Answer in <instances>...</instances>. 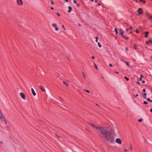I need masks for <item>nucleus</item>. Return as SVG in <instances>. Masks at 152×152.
I'll use <instances>...</instances> for the list:
<instances>
[{"label": "nucleus", "instance_id": "f257e3e1", "mask_svg": "<svg viewBox=\"0 0 152 152\" xmlns=\"http://www.w3.org/2000/svg\"><path fill=\"white\" fill-rule=\"evenodd\" d=\"M89 124L97 130L100 137L105 142L108 144L114 142V138L113 135L110 133V129L109 126H96L91 123Z\"/></svg>", "mask_w": 152, "mask_h": 152}, {"label": "nucleus", "instance_id": "f03ea898", "mask_svg": "<svg viewBox=\"0 0 152 152\" xmlns=\"http://www.w3.org/2000/svg\"><path fill=\"white\" fill-rule=\"evenodd\" d=\"M119 34L122 37L124 38H127L126 35L125 34L124 32H123L122 29L120 28L119 30Z\"/></svg>", "mask_w": 152, "mask_h": 152}, {"label": "nucleus", "instance_id": "7ed1b4c3", "mask_svg": "<svg viewBox=\"0 0 152 152\" xmlns=\"http://www.w3.org/2000/svg\"><path fill=\"white\" fill-rule=\"evenodd\" d=\"M146 15L150 21L152 22V15L149 14L148 12L146 13Z\"/></svg>", "mask_w": 152, "mask_h": 152}, {"label": "nucleus", "instance_id": "20e7f679", "mask_svg": "<svg viewBox=\"0 0 152 152\" xmlns=\"http://www.w3.org/2000/svg\"><path fill=\"white\" fill-rule=\"evenodd\" d=\"M17 2L18 5L22 6L23 4V2L22 0H17Z\"/></svg>", "mask_w": 152, "mask_h": 152}, {"label": "nucleus", "instance_id": "39448f33", "mask_svg": "<svg viewBox=\"0 0 152 152\" xmlns=\"http://www.w3.org/2000/svg\"><path fill=\"white\" fill-rule=\"evenodd\" d=\"M139 15L142 14L143 13V11L141 8H139L137 10Z\"/></svg>", "mask_w": 152, "mask_h": 152}, {"label": "nucleus", "instance_id": "423d86ee", "mask_svg": "<svg viewBox=\"0 0 152 152\" xmlns=\"http://www.w3.org/2000/svg\"><path fill=\"white\" fill-rule=\"evenodd\" d=\"M116 143L121 145L122 143V141L120 138H117L116 140Z\"/></svg>", "mask_w": 152, "mask_h": 152}, {"label": "nucleus", "instance_id": "0eeeda50", "mask_svg": "<svg viewBox=\"0 0 152 152\" xmlns=\"http://www.w3.org/2000/svg\"><path fill=\"white\" fill-rule=\"evenodd\" d=\"M52 26L53 27L55 28V30L56 31H58V28H57L56 25L55 23H53L52 24Z\"/></svg>", "mask_w": 152, "mask_h": 152}, {"label": "nucleus", "instance_id": "6e6552de", "mask_svg": "<svg viewBox=\"0 0 152 152\" xmlns=\"http://www.w3.org/2000/svg\"><path fill=\"white\" fill-rule=\"evenodd\" d=\"M20 96L24 100L26 99V98L24 94L23 93H21L20 94Z\"/></svg>", "mask_w": 152, "mask_h": 152}, {"label": "nucleus", "instance_id": "1a4fd4ad", "mask_svg": "<svg viewBox=\"0 0 152 152\" xmlns=\"http://www.w3.org/2000/svg\"><path fill=\"white\" fill-rule=\"evenodd\" d=\"M0 118L2 120V121H5V123L6 124L7 122V121L5 119L3 115H1V116H0Z\"/></svg>", "mask_w": 152, "mask_h": 152}, {"label": "nucleus", "instance_id": "9d476101", "mask_svg": "<svg viewBox=\"0 0 152 152\" xmlns=\"http://www.w3.org/2000/svg\"><path fill=\"white\" fill-rule=\"evenodd\" d=\"M144 34L145 37H148V35L149 34V33L148 32L146 31L145 32Z\"/></svg>", "mask_w": 152, "mask_h": 152}, {"label": "nucleus", "instance_id": "9b49d317", "mask_svg": "<svg viewBox=\"0 0 152 152\" xmlns=\"http://www.w3.org/2000/svg\"><path fill=\"white\" fill-rule=\"evenodd\" d=\"M149 43H151V44L152 45V41L151 40H150L149 41H147L146 42V44L148 45Z\"/></svg>", "mask_w": 152, "mask_h": 152}, {"label": "nucleus", "instance_id": "f8f14e48", "mask_svg": "<svg viewBox=\"0 0 152 152\" xmlns=\"http://www.w3.org/2000/svg\"><path fill=\"white\" fill-rule=\"evenodd\" d=\"M39 87L40 89L42 92H44L45 91V89L43 88V87L42 86H39Z\"/></svg>", "mask_w": 152, "mask_h": 152}, {"label": "nucleus", "instance_id": "ddd939ff", "mask_svg": "<svg viewBox=\"0 0 152 152\" xmlns=\"http://www.w3.org/2000/svg\"><path fill=\"white\" fill-rule=\"evenodd\" d=\"M68 8L69 9V10L68 11V12L70 13L71 12L72 9V8L70 6L68 7Z\"/></svg>", "mask_w": 152, "mask_h": 152}, {"label": "nucleus", "instance_id": "4468645a", "mask_svg": "<svg viewBox=\"0 0 152 152\" xmlns=\"http://www.w3.org/2000/svg\"><path fill=\"white\" fill-rule=\"evenodd\" d=\"M31 91L32 92V93L34 96H35L36 95V93L35 92V91H34V90L33 89V88H31Z\"/></svg>", "mask_w": 152, "mask_h": 152}, {"label": "nucleus", "instance_id": "2eb2a0df", "mask_svg": "<svg viewBox=\"0 0 152 152\" xmlns=\"http://www.w3.org/2000/svg\"><path fill=\"white\" fill-rule=\"evenodd\" d=\"M142 95H143V97L145 99H146V96L147 95V94L146 93H145L142 94Z\"/></svg>", "mask_w": 152, "mask_h": 152}, {"label": "nucleus", "instance_id": "dca6fc26", "mask_svg": "<svg viewBox=\"0 0 152 152\" xmlns=\"http://www.w3.org/2000/svg\"><path fill=\"white\" fill-rule=\"evenodd\" d=\"M114 30H115V32L116 34H118V30H117V29L116 28H115L114 29Z\"/></svg>", "mask_w": 152, "mask_h": 152}, {"label": "nucleus", "instance_id": "f3484780", "mask_svg": "<svg viewBox=\"0 0 152 152\" xmlns=\"http://www.w3.org/2000/svg\"><path fill=\"white\" fill-rule=\"evenodd\" d=\"M123 62L125 63H126V64L128 66V67H129V64L126 61H122Z\"/></svg>", "mask_w": 152, "mask_h": 152}, {"label": "nucleus", "instance_id": "a211bd4d", "mask_svg": "<svg viewBox=\"0 0 152 152\" xmlns=\"http://www.w3.org/2000/svg\"><path fill=\"white\" fill-rule=\"evenodd\" d=\"M147 100L148 101H149L151 102H152V100H150V98H148L147 99Z\"/></svg>", "mask_w": 152, "mask_h": 152}, {"label": "nucleus", "instance_id": "6ab92c4d", "mask_svg": "<svg viewBox=\"0 0 152 152\" xmlns=\"http://www.w3.org/2000/svg\"><path fill=\"white\" fill-rule=\"evenodd\" d=\"M124 78L126 79V80L127 81H128L129 80V79L128 78L126 77L125 76V77H124Z\"/></svg>", "mask_w": 152, "mask_h": 152}, {"label": "nucleus", "instance_id": "aec40b11", "mask_svg": "<svg viewBox=\"0 0 152 152\" xmlns=\"http://www.w3.org/2000/svg\"><path fill=\"white\" fill-rule=\"evenodd\" d=\"M98 46L100 48L101 47V45H100V43L99 42H98Z\"/></svg>", "mask_w": 152, "mask_h": 152}, {"label": "nucleus", "instance_id": "412c9836", "mask_svg": "<svg viewBox=\"0 0 152 152\" xmlns=\"http://www.w3.org/2000/svg\"><path fill=\"white\" fill-rule=\"evenodd\" d=\"M134 96L135 98H136L138 96V94H137L136 95H135L134 94Z\"/></svg>", "mask_w": 152, "mask_h": 152}, {"label": "nucleus", "instance_id": "4be33fe9", "mask_svg": "<svg viewBox=\"0 0 152 152\" xmlns=\"http://www.w3.org/2000/svg\"><path fill=\"white\" fill-rule=\"evenodd\" d=\"M134 47L135 49H137V46L136 45H134Z\"/></svg>", "mask_w": 152, "mask_h": 152}, {"label": "nucleus", "instance_id": "5701e85b", "mask_svg": "<svg viewBox=\"0 0 152 152\" xmlns=\"http://www.w3.org/2000/svg\"><path fill=\"white\" fill-rule=\"evenodd\" d=\"M139 30H136V31H135V32H136V33H137V34H138V33H139Z\"/></svg>", "mask_w": 152, "mask_h": 152}, {"label": "nucleus", "instance_id": "b1692460", "mask_svg": "<svg viewBox=\"0 0 152 152\" xmlns=\"http://www.w3.org/2000/svg\"><path fill=\"white\" fill-rule=\"evenodd\" d=\"M143 103L144 104H148V102L146 101L144 102Z\"/></svg>", "mask_w": 152, "mask_h": 152}, {"label": "nucleus", "instance_id": "393cba45", "mask_svg": "<svg viewBox=\"0 0 152 152\" xmlns=\"http://www.w3.org/2000/svg\"><path fill=\"white\" fill-rule=\"evenodd\" d=\"M142 119H139L138 120V121L140 122H141V121H142Z\"/></svg>", "mask_w": 152, "mask_h": 152}, {"label": "nucleus", "instance_id": "a878e982", "mask_svg": "<svg viewBox=\"0 0 152 152\" xmlns=\"http://www.w3.org/2000/svg\"><path fill=\"white\" fill-rule=\"evenodd\" d=\"M94 65H95L96 69H98V68H97V66L95 64H94Z\"/></svg>", "mask_w": 152, "mask_h": 152}, {"label": "nucleus", "instance_id": "bb28decb", "mask_svg": "<svg viewBox=\"0 0 152 152\" xmlns=\"http://www.w3.org/2000/svg\"><path fill=\"white\" fill-rule=\"evenodd\" d=\"M74 3L75 4H76L77 3V1L75 0H74Z\"/></svg>", "mask_w": 152, "mask_h": 152}, {"label": "nucleus", "instance_id": "cd10ccee", "mask_svg": "<svg viewBox=\"0 0 152 152\" xmlns=\"http://www.w3.org/2000/svg\"><path fill=\"white\" fill-rule=\"evenodd\" d=\"M109 66L111 67H112L113 66V65L112 64H109Z\"/></svg>", "mask_w": 152, "mask_h": 152}, {"label": "nucleus", "instance_id": "c85d7f7f", "mask_svg": "<svg viewBox=\"0 0 152 152\" xmlns=\"http://www.w3.org/2000/svg\"><path fill=\"white\" fill-rule=\"evenodd\" d=\"M62 28H63V29H64V30H66V29H65V28H64V25H63L62 26Z\"/></svg>", "mask_w": 152, "mask_h": 152}, {"label": "nucleus", "instance_id": "c756f323", "mask_svg": "<svg viewBox=\"0 0 152 152\" xmlns=\"http://www.w3.org/2000/svg\"><path fill=\"white\" fill-rule=\"evenodd\" d=\"M142 91L143 92H145L146 91L145 89H143Z\"/></svg>", "mask_w": 152, "mask_h": 152}, {"label": "nucleus", "instance_id": "7c9ffc66", "mask_svg": "<svg viewBox=\"0 0 152 152\" xmlns=\"http://www.w3.org/2000/svg\"><path fill=\"white\" fill-rule=\"evenodd\" d=\"M136 83L137 84H138L139 85H140V83L139 82H136Z\"/></svg>", "mask_w": 152, "mask_h": 152}, {"label": "nucleus", "instance_id": "2f4dec72", "mask_svg": "<svg viewBox=\"0 0 152 152\" xmlns=\"http://www.w3.org/2000/svg\"><path fill=\"white\" fill-rule=\"evenodd\" d=\"M145 0H143V1H142V2H143V4H145Z\"/></svg>", "mask_w": 152, "mask_h": 152}, {"label": "nucleus", "instance_id": "473e14b6", "mask_svg": "<svg viewBox=\"0 0 152 152\" xmlns=\"http://www.w3.org/2000/svg\"><path fill=\"white\" fill-rule=\"evenodd\" d=\"M85 91H86L87 92H88V93H89V91L88 90H85Z\"/></svg>", "mask_w": 152, "mask_h": 152}, {"label": "nucleus", "instance_id": "72a5a7b5", "mask_svg": "<svg viewBox=\"0 0 152 152\" xmlns=\"http://www.w3.org/2000/svg\"><path fill=\"white\" fill-rule=\"evenodd\" d=\"M140 77H141V78H142L143 77V76L142 75H141L140 76Z\"/></svg>", "mask_w": 152, "mask_h": 152}, {"label": "nucleus", "instance_id": "f704fd0d", "mask_svg": "<svg viewBox=\"0 0 152 152\" xmlns=\"http://www.w3.org/2000/svg\"><path fill=\"white\" fill-rule=\"evenodd\" d=\"M139 80L140 81H142V78L141 77L139 78Z\"/></svg>", "mask_w": 152, "mask_h": 152}, {"label": "nucleus", "instance_id": "c9c22d12", "mask_svg": "<svg viewBox=\"0 0 152 152\" xmlns=\"http://www.w3.org/2000/svg\"><path fill=\"white\" fill-rule=\"evenodd\" d=\"M142 83H145V80H142Z\"/></svg>", "mask_w": 152, "mask_h": 152}, {"label": "nucleus", "instance_id": "e433bc0d", "mask_svg": "<svg viewBox=\"0 0 152 152\" xmlns=\"http://www.w3.org/2000/svg\"><path fill=\"white\" fill-rule=\"evenodd\" d=\"M94 58H95L94 56H92V59H94Z\"/></svg>", "mask_w": 152, "mask_h": 152}, {"label": "nucleus", "instance_id": "4c0bfd02", "mask_svg": "<svg viewBox=\"0 0 152 152\" xmlns=\"http://www.w3.org/2000/svg\"><path fill=\"white\" fill-rule=\"evenodd\" d=\"M51 4H54V2L53 1H51Z\"/></svg>", "mask_w": 152, "mask_h": 152}, {"label": "nucleus", "instance_id": "58836bf2", "mask_svg": "<svg viewBox=\"0 0 152 152\" xmlns=\"http://www.w3.org/2000/svg\"><path fill=\"white\" fill-rule=\"evenodd\" d=\"M79 4H77V7H79Z\"/></svg>", "mask_w": 152, "mask_h": 152}, {"label": "nucleus", "instance_id": "ea45409f", "mask_svg": "<svg viewBox=\"0 0 152 152\" xmlns=\"http://www.w3.org/2000/svg\"><path fill=\"white\" fill-rule=\"evenodd\" d=\"M64 84H66V85H67V86H68V85L67 83H66L64 82Z\"/></svg>", "mask_w": 152, "mask_h": 152}, {"label": "nucleus", "instance_id": "a19ab883", "mask_svg": "<svg viewBox=\"0 0 152 152\" xmlns=\"http://www.w3.org/2000/svg\"><path fill=\"white\" fill-rule=\"evenodd\" d=\"M132 29H133V28L132 27H130V29L131 30H132Z\"/></svg>", "mask_w": 152, "mask_h": 152}, {"label": "nucleus", "instance_id": "79ce46f5", "mask_svg": "<svg viewBox=\"0 0 152 152\" xmlns=\"http://www.w3.org/2000/svg\"><path fill=\"white\" fill-rule=\"evenodd\" d=\"M98 39H96V41H96V42H97V41H98Z\"/></svg>", "mask_w": 152, "mask_h": 152}, {"label": "nucleus", "instance_id": "37998d69", "mask_svg": "<svg viewBox=\"0 0 152 152\" xmlns=\"http://www.w3.org/2000/svg\"><path fill=\"white\" fill-rule=\"evenodd\" d=\"M51 9H52V10H54V8H53V7H51Z\"/></svg>", "mask_w": 152, "mask_h": 152}, {"label": "nucleus", "instance_id": "c03bdc74", "mask_svg": "<svg viewBox=\"0 0 152 152\" xmlns=\"http://www.w3.org/2000/svg\"><path fill=\"white\" fill-rule=\"evenodd\" d=\"M66 2H68V0H64Z\"/></svg>", "mask_w": 152, "mask_h": 152}, {"label": "nucleus", "instance_id": "a18cd8bd", "mask_svg": "<svg viewBox=\"0 0 152 152\" xmlns=\"http://www.w3.org/2000/svg\"><path fill=\"white\" fill-rule=\"evenodd\" d=\"M57 14L59 16H60V15L58 13H57Z\"/></svg>", "mask_w": 152, "mask_h": 152}, {"label": "nucleus", "instance_id": "49530a36", "mask_svg": "<svg viewBox=\"0 0 152 152\" xmlns=\"http://www.w3.org/2000/svg\"><path fill=\"white\" fill-rule=\"evenodd\" d=\"M83 77H84V78H86V76H85V75L84 74H83Z\"/></svg>", "mask_w": 152, "mask_h": 152}, {"label": "nucleus", "instance_id": "de8ad7c7", "mask_svg": "<svg viewBox=\"0 0 152 152\" xmlns=\"http://www.w3.org/2000/svg\"><path fill=\"white\" fill-rule=\"evenodd\" d=\"M150 111L151 112H152V109H150Z\"/></svg>", "mask_w": 152, "mask_h": 152}, {"label": "nucleus", "instance_id": "09e8293b", "mask_svg": "<svg viewBox=\"0 0 152 152\" xmlns=\"http://www.w3.org/2000/svg\"><path fill=\"white\" fill-rule=\"evenodd\" d=\"M115 73H116L117 74H118L119 73V72H115Z\"/></svg>", "mask_w": 152, "mask_h": 152}, {"label": "nucleus", "instance_id": "8fccbe9b", "mask_svg": "<svg viewBox=\"0 0 152 152\" xmlns=\"http://www.w3.org/2000/svg\"><path fill=\"white\" fill-rule=\"evenodd\" d=\"M133 30L135 32L136 30H135V29H133Z\"/></svg>", "mask_w": 152, "mask_h": 152}, {"label": "nucleus", "instance_id": "3c124183", "mask_svg": "<svg viewBox=\"0 0 152 152\" xmlns=\"http://www.w3.org/2000/svg\"><path fill=\"white\" fill-rule=\"evenodd\" d=\"M95 2L96 3L97 2V0H95Z\"/></svg>", "mask_w": 152, "mask_h": 152}, {"label": "nucleus", "instance_id": "603ef678", "mask_svg": "<svg viewBox=\"0 0 152 152\" xmlns=\"http://www.w3.org/2000/svg\"><path fill=\"white\" fill-rule=\"evenodd\" d=\"M98 5H99V6H100V5H101V4H100V3H99V4H98Z\"/></svg>", "mask_w": 152, "mask_h": 152}, {"label": "nucleus", "instance_id": "864d4df0", "mask_svg": "<svg viewBox=\"0 0 152 152\" xmlns=\"http://www.w3.org/2000/svg\"><path fill=\"white\" fill-rule=\"evenodd\" d=\"M126 50H128V48H126Z\"/></svg>", "mask_w": 152, "mask_h": 152}, {"label": "nucleus", "instance_id": "5fc2aeb1", "mask_svg": "<svg viewBox=\"0 0 152 152\" xmlns=\"http://www.w3.org/2000/svg\"><path fill=\"white\" fill-rule=\"evenodd\" d=\"M91 1H92V2H93V1H94V0H91Z\"/></svg>", "mask_w": 152, "mask_h": 152}, {"label": "nucleus", "instance_id": "6e6d98bb", "mask_svg": "<svg viewBox=\"0 0 152 152\" xmlns=\"http://www.w3.org/2000/svg\"><path fill=\"white\" fill-rule=\"evenodd\" d=\"M125 151H126V152H127V151L126 150V149H125Z\"/></svg>", "mask_w": 152, "mask_h": 152}, {"label": "nucleus", "instance_id": "4d7b16f0", "mask_svg": "<svg viewBox=\"0 0 152 152\" xmlns=\"http://www.w3.org/2000/svg\"><path fill=\"white\" fill-rule=\"evenodd\" d=\"M130 32H131V33H132V31H130Z\"/></svg>", "mask_w": 152, "mask_h": 152}, {"label": "nucleus", "instance_id": "13d9d810", "mask_svg": "<svg viewBox=\"0 0 152 152\" xmlns=\"http://www.w3.org/2000/svg\"><path fill=\"white\" fill-rule=\"evenodd\" d=\"M95 38H98V37H95Z\"/></svg>", "mask_w": 152, "mask_h": 152}, {"label": "nucleus", "instance_id": "bf43d9fd", "mask_svg": "<svg viewBox=\"0 0 152 152\" xmlns=\"http://www.w3.org/2000/svg\"><path fill=\"white\" fill-rule=\"evenodd\" d=\"M130 148H131H131H132L131 146L130 147Z\"/></svg>", "mask_w": 152, "mask_h": 152}, {"label": "nucleus", "instance_id": "052dcab7", "mask_svg": "<svg viewBox=\"0 0 152 152\" xmlns=\"http://www.w3.org/2000/svg\"><path fill=\"white\" fill-rule=\"evenodd\" d=\"M151 58H152V57H151Z\"/></svg>", "mask_w": 152, "mask_h": 152}]
</instances>
